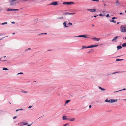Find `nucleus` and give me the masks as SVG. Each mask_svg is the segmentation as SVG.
Instances as JSON below:
<instances>
[{
	"instance_id": "nucleus-1",
	"label": "nucleus",
	"mask_w": 126,
	"mask_h": 126,
	"mask_svg": "<svg viewBox=\"0 0 126 126\" xmlns=\"http://www.w3.org/2000/svg\"><path fill=\"white\" fill-rule=\"evenodd\" d=\"M120 31L123 32H126V25H123L121 26Z\"/></svg>"
},
{
	"instance_id": "nucleus-2",
	"label": "nucleus",
	"mask_w": 126,
	"mask_h": 126,
	"mask_svg": "<svg viewBox=\"0 0 126 126\" xmlns=\"http://www.w3.org/2000/svg\"><path fill=\"white\" fill-rule=\"evenodd\" d=\"M50 5H52L54 6H56L58 5L56 1H54L52 2L51 3L49 4Z\"/></svg>"
},
{
	"instance_id": "nucleus-3",
	"label": "nucleus",
	"mask_w": 126,
	"mask_h": 126,
	"mask_svg": "<svg viewBox=\"0 0 126 126\" xmlns=\"http://www.w3.org/2000/svg\"><path fill=\"white\" fill-rule=\"evenodd\" d=\"M87 10L92 12H96V10L95 9H87Z\"/></svg>"
},
{
	"instance_id": "nucleus-4",
	"label": "nucleus",
	"mask_w": 126,
	"mask_h": 126,
	"mask_svg": "<svg viewBox=\"0 0 126 126\" xmlns=\"http://www.w3.org/2000/svg\"><path fill=\"white\" fill-rule=\"evenodd\" d=\"M82 37L84 38H89V37H88L86 36V35H80L78 36H76L74 37Z\"/></svg>"
},
{
	"instance_id": "nucleus-5",
	"label": "nucleus",
	"mask_w": 126,
	"mask_h": 126,
	"mask_svg": "<svg viewBox=\"0 0 126 126\" xmlns=\"http://www.w3.org/2000/svg\"><path fill=\"white\" fill-rule=\"evenodd\" d=\"M67 116H63L62 119L63 120H68L69 118H67Z\"/></svg>"
},
{
	"instance_id": "nucleus-6",
	"label": "nucleus",
	"mask_w": 126,
	"mask_h": 126,
	"mask_svg": "<svg viewBox=\"0 0 126 126\" xmlns=\"http://www.w3.org/2000/svg\"><path fill=\"white\" fill-rule=\"evenodd\" d=\"M63 4H67V5H70L71 4H74V3L73 2H64Z\"/></svg>"
},
{
	"instance_id": "nucleus-7",
	"label": "nucleus",
	"mask_w": 126,
	"mask_h": 126,
	"mask_svg": "<svg viewBox=\"0 0 126 126\" xmlns=\"http://www.w3.org/2000/svg\"><path fill=\"white\" fill-rule=\"evenodd\" d=\"M27 123H24L23 122H20L18 124V125L20 126H23L25 125H26L27 124Z\"/></svg>"
},
{
	"instance_id": "nucleus-8",
	"label": "nucleus",
	"mask_w": 126,
	"mask_h": 126,
	"mask_svg": "<svg viewBox=\"0 0 126 126\" xmlns=\"http://www.w3.org/2000/svg\"><path fill=\"white\" fill-rule=\"evenodd\" d=\"M118 99H111L110 100V102L111 103L114 102H116L117 101Z\"/></svg>"
},
{
	"instance_id": "nucleus-9",
	"label": "nucleus",
	"mask_w": 126,
	"mask_h": 126,
	"mask_svg": "<svg viewBox=\"0 0 126 126\" xmlns=\"http://www.w3.org/2000/svg\"><path fill=\"white\" fill-rule=\"evenodd\" d=\"M92 39L96 41H98L100 40V38H97L95 37H93L92 38Z\"/></svg>"
},
{
	"instance_id": "nucleus-10",
	"label": "nucleus",
	"mask_w": 126,
	"mask_h": 126,
	"mask_svg": "<svg viewBox=\"0 0 126 126\" xmlns=\"http://www.w3.org/2000/svg\"><path fill=\"white\" fill-rule=\"evenodd\" d=\"M94 50L93 49H91L89 51L87 52V53L88 54H89V53H91V52H94Z\"/></svg>"
},
{
	"instance_id": "nucleus-11",
	"label": "nucleus",
	"mask_w": 126,
	"mask_h": 126,
	"mask_svg": "<svg viewBox=\"0 0 126 126\" xmlns=\"http://www.w3.org/2000/svg\"><path fill=\"white\" fill-rule=\"evenodd\" d=\"M75 118H69L68 120L73 121L75 120Z\"/></svg>"
},
{
	"instance_id": "nucleus-12",
	"label": "nucleus",
	"mask_w": 126,
	"mask_h": 126,
	"mask_svg": "<svg viewBox=\"0 0 126 126\" xmlns=\"http://www.w3.org/2000/svg\"><path fill=\"white\" fill-rule=\"evenodd\" d=\"M16 0H12L11 1H10V5H13V2H15Z\"/></svg>"
},
{
	"instance_id": "nucleus-13",
	"label": "nucleus",
	"mask_w": 126,
	"mask_h": 126,
	"mask_svg": "<svg viewBox=\"0 0 126 126\" xmlns=\"http://www.w3.org/2000/svg\"><path fill=\"white\" fill-rule=\"evenodd\" d=\"M119 37V36H116L114 37L113 39L112 40V42H113L115 40H116V39L118 38Z\"/></svg>"
},
{
	"instance_id": "nucleus-14",
	"label": "nucleus",
	"mask_w": 126,
	"mask_h": 126,
	"mask_svg": "<svg viewBox=\"0 0 126 126\" xmlns=\"http://www.w3.org/2000/svg\"><path fill=\"white\" fill-rule=\"evenodd\" d=\"M66 24H67V22L66 21H65L64 22L63 24L64 26H65L66 27H68V26L66 25Z\"/></svg>"
},
{
	"instance_id": "nucleus-15",
	"label": "nucleus",
	"mask_w": 126,
	"mask_h": 126,
	"mask_svg": "<svg viewBox=\"0 0 126 126\" xmlns=\"http://www.w3.org/2000/svg\"><path fill=\"white\" fill-rule=\"evenodd\" d=\"M120 4V3H119V1L118 0H117L116 2V5H119Z\"/></svg>"
},
{
	"instance_id": "nucleus-16",
	"label": "nucleus",
	"mask_w": 126,
	"mask_h": 126,
	"mask_svg": "<svg viewBox=\"0 0 126 126\" xmlns=\"http://www.w3.org/2000/svg\"><path fill=\"white\" fill-rule=\"evenodd\" d=\"M21 92L23 93H27L28 92L26 91H25L24 90H21Z\"/></svg>"
},
{
	"instance_id": "nucleus-17",
	"label": "nucleus",
	"mask_w": 126,
	"mask_h": 126,
	"mask_svg": "<svg viewBox=\"0 0 126 126\" xmlns=\"http://www.w3.org/2000/svg\"><path fill=\"white\" fill-rule=\"evenodd\" d=\"M98 46V45H91L92 46V48L94 47H96Z\"/></svg>"
},
{
	"instance_id": "nucleus-18",
	"label": "nucleus",
	"mask_w": 126,
	"mask_h": 126,
	"mask_svg": "<svg viewBox=\"0 0 126 126\" xmlns=\"http://www.w3.org/2000/svg\"><path fill=\"white\" fill-rule=\"evenodd\" d=\"M122 48V47L120 46H118L117 47V48L118 49H121Z\"/></svg>"
},
{
	"instance_id": "nucleus-19",
	"label": "nucleus",
	"mask_w": 126,
	"mask_h": 126,
	"mask_svg": "<svg viewBox=\"0 0 126 126\" xmlns=\"http://www.w3.org/2000/svg\"><path fill=\"white\" fill-rule=\"evenodd\" d=\"M105 102H107L109 103H111L110 102V100H108V99H107L106 100H105Z\"/></svg>"
},
{
	"instance_id": "nucleus-20",
	"label": "nucleus",
	"mask_w": 126,
	"mask_h": 126,
	"mask_svg": "<svg viewBox=\"0 0 126 126\" xmlns=\"http://www.w3.org/2000/svg\"><path fill=\"white\" fill-rule=\"evenodd\" d=\"M122 46L123 47H125L126 46V43H123L122 45Z\"/></svg>"
},
{
	"instance_id": "nucleus-21",
	"label": "nucleus",
	"mask_w": 126,
	"mask_h": 126,
	"mask_svg": "<svg viewBox=\"0 0 126 126\" xmlns=\"http://www.w3.org/2000/svg\"><path fill=\"white\" fill-rule=\"evenodd\" d=\"M99 88L101 89L102 90V91H104L105 90V89L102 88L101 87H99Z\"/></svg>"
},
{
	"instance_id": "nucleus-22",
	"label": "nucleus",
	"mask_w": 126,
	"mask_h": 126,
	"mask_svg": "<svg viewBox=\"0 0 126 126\" xmlns=\"http://www.w3.org/2000/svg\"><path fill=\"white\" fill-rule=\"evenodd\" d=\"M82 48L83 49L85 48H87V47H86L85 46H82Z\"/></svg>"
},
{
	"instance_id": "nucleus-23",
	"label": "nucleus",
	"mask_w": 126,
	"mask_h": 126,
	"mask_svg": "<svg viewBox=\"0 0 126 126\" xmlns=\"http://www.w3.org/2000/svg\"><path fill=\"white\" fill-rule=\"evenodd\" d=\"M123 60V59H116V61H121V60Z\"/></svg>"
},
{
	"instance_id": "nucleus-24",
	"label": "nucleus",
	"mask_w": 126,
	"mask_h": 126,
	"mask_svg": "<svg viewBox=\"0 0 126 126\" xmlns=\"http://www.w3.org/2000/svg\"><path fill=\"white\" fill-rule=\"evenodd\" d=\"M3 70H8V69L7 68H3Z\"/></svg>"
},
{
	"instance_id": "nucleus-25",
	"label": "nucleus",
	"mask_w": 126,
	"mask_h": 126,
	"mask_svg": "<svg viewBox=\"0 0 126 126\" xmlns=\"http://www.w3.org/2000/svg\"><path fill=\"white\" fill-rule=\"evenodd\" d=\"M69 13H68V12H66L64 13V14L65 15H67V14H69Z\"/></svg>"
},
{
	"instance_id": "nucleus-26",
	"label": "nucleus",
	"mask_w": 126,
	"mask_h": 126,
	"mask_svg": "<svg viewBox=\"0 0 126 126\" xmlns=\"http://www.w3.org/2000/svg\"><path fill=\"white\" fill-rule=\"evenodd\" d=\"M7 22H5L2 23L1 24L2 25H4L5 24H7Z\"/></svg>"
},
{
	"instance_id": "nucleus-27",
	"label": "nucleus",
	"mask_w": 126,
	"mask_h": 126,
	"mask_svg": "<svg viewBox=\"0 0 126 126\" xmlns=\"http://www.w3.org/2000/svg\"><path fill=\"white\" fill-rule=\"evenodd\" d=\"M87 48H92L91 45H90L87 46Z\"/></svg>"
},
{
	"instance_id": "nucleus-28",
	"label": "nucleus",
	"mask_w": 126,
	"mask_h": 126,
	"mask_svg": "<svg viewBox=\"0 0 126 126\" xmlns=\"http://www.w3.org/2000/svg\"><path fill=\"white\" fill-rule=\"evenodd\" d=\"M70 100H67L66 101V104H67L68 103L70 102Z\"/></svg>"
},
{
	"instance_id": "nucleus-29",
	"label": "nucleus",
	"mask_w": 126,
	"mask_h": 126,
	"mask_svg": "<svg viewBox=\"0 0 126 126\" xmlns=\"http://www.w3.org/2000/svg\"><path fill=\"white\" fill-rule=\"evenodd\" d=\"M111 22H113L114 23H116V22L114 20V19H113L112 20V21H111Z\"/></svg>"
},
{
	"instance_id": "nucleus-30",
	"label": "nucleus",
	"mask_w": 126,
	"mask_h": 126,
	"mask_svg": "<svg viewBox=\"0 0 126 126\" xmlns=\"http://www.w3.org/2000/svg\"><path fill=\"white\" fill-rule=\"evenodd\" d=\"M126 89H125L124 88V89H122V90H119V91H117L114 92H118V91H121V90H126Z\"/></svg>"
},
{
	"instance_id": "nucleus-31",
	"label": "nucleus",
	"mask_w": 126,
	"mask_h": 126,
	"mask_svg": "<svg viewBox=\"0 0 126 126\" xmlns=\"http://www.w3.org/2000/svg\"><path fill=\"white\" fill-rule=\"evenodd\" d=\"M75 14V13H70L69 15H74Z\"/></svg>"
},
{
	"instance_id": "nucleus-32",
	"label": "nucleus",
	"mask_w": 126,
	"mask_h": 126,
	"mask_svg": "<svg viewBox=\"0 0 126 126\" xmlns=\"http://www.w3.org/2000/svg\"><path fill=\"white\" fill-rule=\"evenodd\" d=\"M106 17H109V14H108L107 15H106Z\"/></svg>"
},
{
	"instance_id": "nucleus-33",
	"label": "nucleus",
	"mask_w": 126,
	"mask_h": 126,
	"mask_svg": "<svg viewBox=\"0 0 126 126\" xmlns=\"http://www.w3.org/2000/svg\"><path fill=\"white\" fill-rule=\"evenodd\" d=\"M17 116H15V117H14L13 118V119H15V118H16L17 117Z\"/></svg>"
},
{
	"instance_id": "nucleus-34",
	"label": "nucleus",
	"mask_w": 126,
	"mask_h": 126,
	"mask_svg": "<svg viewBox=\"0 0 126 126\" xmlns=\"http://www.w3.org/2000/svg\"><path fill=\"white\" fill-rule=\"evenodd\" d=\"M99 16H104V15H103L102 14H99Z\"/></svg>"
},
{
	"instance_id": "nucleus-35",
	"label": "nucleus",
	"mask_w": 126,
	"mask_h": 126,
	"mask_svg": "<svg viewBox=\"0 0 126 126\" xmlns=\"http://www.w3.org/2000/svg\"><path fill=\"white\" fill-rule=\"evenodd\" d=\"M18 9H13V11H18Z\"/></svg>"
},
{
	"instance_id": "nucleus-36",
	"label": "nucleus",
	"mask_w": 126,
	"mask_h": 126,
	"mask_svg": "<svg viewBox=\"0 0 126 126\" xmlns=\"http://www.w3.org/2000/svg\"><path fill=\"white\" fill-rule=\"evenodd\" d=\"M68 24H70V25H72V23H71L70 22H69Z\"/></svg>"
},
{
	"instance_id": "nucleus-37",
	"label": "nucleus",
	"mask_w": 126,
	"mask_h": 126,
	"mask_svg": "<svg viewBox=\"0 0 126 126\" xmlns=\"http://www.w3.org/2000/svg\"><path fill=\"white\" fill-rule=\"evenodd\" d=\"M22 110V109H19V110H18V109L16 110V111H18L19 110Z\"/></svg>"
},
{
	"instance_id": "nucleus-38",
	"label": "nucleus",
	"mask_w": 126,
	"mask_h": 126,
	"mask_svg": "<svg viewBox=\"0 0 126 126\" xmlns=\"http://www.w3.org/2000/svg\"><path fill=\"white\" fill-rule=\"evenodd\" d=\"M23 74V73H22V72H20V73H18L17 74Z\"/></svg>"
},
{
	"instance_id": "nucleus-39",
	"label": "nucleus",
	"mask_w": 126,
	"mask_h": 126,
	"mask_svg": "<svg viewBox=\"0 0 126 126\" xmlns=\"http://www.w3.org/2000/svg\"><path fill=\"white\" fill-rule=\"evenodd\" d=\"M32 106H29V107H28V108H32Z\"/></svg>"
},
{
	"instance_id": "nucleus-40",
	"label": "nucleus",
	"mask_w": 126,
	"mask_h": 126,
	"mask_svg": "<svg viewBox=\"0 0 126 126\" xmlns=\"http://www.w3.org/2000/svg\"><path fill=\"white\" fill-rule=\"evenodd\" d=\"M68 125V124H66L64 125V126H66Z\"/></svg>"
},
{
	"instance_id": "nucleus-41",
	"label": "nucleus",
	"mask_w": 126,
	"mask_h": 126,
	"mask_svg": "<svg viewBox=\"0 0 126 126\" xmlns=\"http://www.w3.org/2000/svg\"><path fill=\"white\" fill-rule=\"evenodd\" d=\"M98 16V15H96V16H95V15L94 16V17H96L97 16Z\"/></svg>"
},
{
	"instance_id": "nucleus-42",
	"label": "nucleus",
	"mask_w": 126,
	"mask_h": 126,
	"mask_svg": "<svg viewBox=\"0 0 126 126\" xmlns=\"http://www.w3.org/2000/svg\"><path fill=\"white\" fill-rule=\"evenodd\" d=\"M116 18H117L115 17H113L112 18V19H116Z\"/></svg>"
},
{
	"instance_id": "nucleus-43",
	"label": "nucleus",
	"mask_w": 126,
	"mask_h": 126,
	"mask_svg": "<svg viewBox=\"0 0 126 126\" xmlns=\"http://www.w3.org/2000/svg\"><path fill=\"white\" fill-rule=\"evenodd\" d=\"M10 9H8L7 10V11H10Z\"/></svg>"
},
{
	"instance_id": "nucleus-44",
	"label": "nucleus",
	"mask_w": 126,
	"mask_h": 126,
	"mask_svg": "<svg viewBox=\"0 0 126 126\" xmlns=\"http://www.w3.org/2000/svg\"><path fill=\"white\" fill-rule=\"evenodd\" d=\"M63 18V17H61L59 18H58L59 19H62Z\"/></svg>"
},
{
	"instance_id": "nucleus-45",
	"label": "nucleus",
	"mask_w": 126,
	"mask_h": 126,
	"mask_svg": "<svg viewBox=\"0 0 126 126\" xmlns=\"http://www.w3.org/2000/svg\"><path fill=\"white\" fill-rule=\"evenodd\" d=\"M47 33H42L41 34H47Z\"/></svg>"
},
{
	"instance_id": "nucleus-46",
	"label": "nucleus",
	"mask_w": 126,
	"mask_h": 126,
	"mask_svg": "<svg viewBox=\"0 0 126 126\" xmlns=\"http://www.w3.org/2000/svg\"><path fill=\"white\" fill-rule=\"evenodd\" d=\"M95 1H97V2H98L99 1V0H95Z\"/></svg>"
},
{
	"instance_id": "nucleus-47",
	"label": "nucleus",
	"mask_w": 126,
	"mask_h": 126,
	"mask_svg": "<svg viewBox=\"0 0 126 126\" xmlns=\"http://www.w3.org/2000/svg\"><path fill=\"white\" fill-rule=\"evenodd\" d=\"M15 22H12V23L15 24Z\"/></svg>"
},
{
	"instance_id": "nucleus-48",
	"label": "nucleus",
	"mask_w": 126,
	"mask_h": 126,
	"mask_svg": "<svg viewBox=\"0 0 126 126\" xmlns=\"http://www.w3.org/2000/svg\"><path fill=\"white\" fill-rule=\"evenodd\" d=\"M120 15H122V14H123V13H120Z\"/></svg>"
},
{
	"instance_id": "nucleus-49",
	"label": "nucleus",
	"mask_w": 126,
	"mask_h": 126,
	"mask_svg": "<svg viewBox=\"0 0 126 126\" xmlns=\"http://www.w3.org/2000/svg\"><path fill=\"white\" fill-rule=\"evenodd\" d=\"M13 10V9H11L10 11H12Z\"/></svg>"
},
{
	"instance_id": "nucleus-50",
	"label": "nucleus",
	"mask_w": 126,
	"mask_h": 126,
	"mask_svg": "<svg viewBox=\"0 0 126 126\" xmlns=\"http://www.w3.org/2000/svg\"><path fill=\"white\" fill-rule=\"evenodd\" d=\"M91 105H90L89 106V108H91Z\"/></svg>"
},
{
	"instance_id": "nucleus-51",
	"label": "nucleus",
	"mask_w": 126,
	"mask_h": 126,
	"mask_svg": "<svg viewBox=\"0 0 126 126\" xmlns=\"http://www.w3.org/2000/svg\"><path fill=\"white\" fill-rule=\"evenodd\" d=\"M3 38H4V37L3 38H2L0 39V40H2Z\"/></svg>"
},
{
	"instance_id": "nucleus-52",
	"label": "nucleus",
	"mask_w": 126,
	"mask_h": 126,
	"mask_svg": "<svg viewBox=\"0 0 126 126\" xmlns=\"http://www.w3.org/2000/svg\"><path fill=\"white\" fill-rule=\"evenodd\" d=\"M31 125H28V126H30Z\"/></svg>"
},
{
	"instance_id": "nucleus-53",
	"label": "nucleus",
	"mask_w": 126,
	"mask_h": 126,
	"mask_svg": "<svg viewBox=\"0 0 126 126\" xmlns=\"http://www.w3.org/2000/svg\"><path fill=\"white\" fill-rule=\"evenodd\" d=\"M2 61H6V60H2Z\"/></svg>"
},
{
	"instance_id": "nucleus-54",
	"label": "nucleus",
	"mask_w": 126,
	"mask_h": 126,
	"mask_svg": "<svg viewBox=\"0 0 126 126\" xmlns=\"http://www.w3.org/2000/svg\"><path fill=\"white\" fill-rule=\"evenodd\" d=\"M2 57H1L0 58V60H1V59H2Z\"/></svg>"
},
{
	"instance_id": "nucleus-55",
	"label": "nucleus",
	"mask_w": 126,
	"mask_h": 126,
	"mask_svg": "<svg viewBox=\"0 0 126 126\" xmlns=\"http://www.w3.org/2000/svg\"><path fill=\"white\" fill-rule=\"evenodd\" d=\"M6 57V56H4V57H4V58H5Z\"/></svg>"
},
{
	"instance_id": "nucleus-56",
	"label": "nucleus",
	"mask_w": 126,
	"mask_h": 126,
	"mask_svg": "<svg viewBox=\"0 0 126 126\" xmlns=\"http://www.w3.org/2000/svg\"><path fill=\"white\" fill-rule=\"evenodd\" d=\"M92 0V1H95V0Z\"/></svg>"
},
{
	"instance_id": "nucleus-57",
	"label": "nucleus",
	"mask_w": 126,
	"mask_h": 126,
	"mask_svg": "<svg viewBox=\"0 0 126 126\" xmlns=\"http://www.w3.org/2000/svg\"><path fill=\"white\" fill-rule=\"evenodd\" d=\"M28 50H30V48H29L28 49Z\"/></svg>"
},
{
	"instance_id": "nucleus-58",
	"label": "nucleus",
	"mask_w": 126,
	"mask_h": 126,
	"mask_svg": "<svg viewBox=\"0 0 126 126\" xmlns=\"http://www.w3.org/2000/svg\"><path fill=\"white\" fill-rule=\"evenodd\" d=\"M15 34V33H13V34Z\"/></svg>"
},
{
	"instance_id": "nucleus-59",
	"label": "nucleus",
	"mask_w": 126,
	"mask_h": 126,
	"mask_svg": "<svg viewBox=\"0 0 126 126\" xmlns=\"http://www.w3.org/2000/svg\"><path fill=\"white\" fill-rule=\"evenodd\" d=\"M125 38L126 39V37H125Z\"/></svg>"
},
{
	"instance_id": "nucleus-60",
	"label": "nucleus",
	"mask_w": 126,
	"mask_h": 126,
	"mask_svg": "<svg viewBox=\"0 0 126 126\" xmlns=\"http://www.w3.org/2000/svg\"><path fill=\"white\" fill-rule=\"evenodd\" d=\"M125 13H126V10H125Z\"/></svg>"
},
{
	"instance_id": "nucleus-61",
	"label": "nucleus",
	"mask_w": 126,
	"mask_h": 126,
	"mask_svg": "<svg viewBox=\"0 0 126 126\" xmlns=\"http://www.w3.org/2000/svg\"><path fill=\"white\" fill-rule=\"evenodd\" d=\"M92 26H94V25H92Z\"/></svg>"
},
{
	"instance_id": "nucleus-62",
	"label": "nucleus",
	"mask_w": 126,
	"mask_h": 126,
	"mask_svg": "<svg viewBox=\"0 0 126 126\" xmlns=\"http://www.w3.org/2000/svg\"><path fill=\"white\" fill-rule=\"evenodd\" d=\"M86 36H88V35H86Z\"/></svg>"
},
{
	"instance_id": "nucleus-63",
	"label": "nucleus",
	"mask_w": 126,
	"mask_h": 126,
	"mask_svg": "<svg viewBox=\"0 0 126 126\" xmlns=\"http://www.w3.org/2000/svg\"><path fill=\"white\" fill-rule=\"evenodd\" d=\"M64 126V125H63V126Z\"/></svg>"
},
{
	"instance_id": "nucleus-64",
	"label": "nucleus",
	"mask_w": 126,
	"mask_h": 126,
	"mask_svg": "<svg viewBox=\"0 0 126 126\" xmlns=\"http://www.w3.org/2000/svg\"><path fill=\"white\" fill-rule=\"evenodd\" d=\"M64 126V125H63V126Z\"/></svg>"
}]
</instances>
